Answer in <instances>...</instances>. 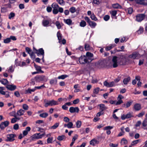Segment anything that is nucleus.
<instances>
[{"mask_svg":"<svg viewBox=\"0 0 147 147\" xmlns=\"http://www.w3.org/2000/svg\"><path fill=\"white\" fill-rule=\"evenodd\" d=\"M123 59L121 57H118L116 56L113 57L112 60L113 67H116L118 66V64L119 63L120 65H123L122 62Z\"/></svg>","mask_w":147,"mask_h":147,"instance_id":"1","label":"nucleus"},{"mask_svg":"<svg viewBox=\"0 0 147 147\" xmlns=\"http://www.w3.org/2000/svg\"><path fill=\"white\" fill-rule=\"evenodd\" d=\"M58 104L57 101L54 100H51L47 101V102L45 105V106L46 107H47L49 106H52L54 105H57Z\"/></svg>","mask_w":147,"mask_h":147,"instance_id":"2","label":"nucleus"},{"mask_svg":"<svg viewBox=\"0 0 147 147\" xmlns=\"http://www.w3.org/2000/svg\"><path fill=\"white\" fill-rule=\"evenodd\" d=\"M133 113L132 112H129L126 115L123 114L121 115V118L123 120H124L126 119H129L133 117Z\"/></svg>","mask_w":147,"mask_h":147,"instance_id":"3","label":"nucleus"},{"mask_svg":"<svg viewBox=\"0 0 147 147\" xmlns=\"http://www.w3.org/2000/svg\"><path fill=\"white\" fill-rule=\"evenodd\" d=\"M146 15L144 14H139L136 16V20L138 22H141L144 19Z\"/></svg>","mask_w":147,"mask_h":147,"instance_id":"4","label":"nucleus"},{"mask_svg":"<svg viewBox=\"0 0 147 147\" xmlns=\"http://www.w3.org/2000/svg\"><path fill=\"white\" fill-rule=\"evenodd\" d=\"M15 136V135L13 134H9L7 135V139L6 141L10 142L14 141L15 140L14 138Z\"/></svg>","mask_w":147,"mask_h":147,"instance_id":"5","label":"nucleus"},{"mask_svg":"<svg viewBox=\"0 0 147 147\" xmlns=\"http://www.w3.org/2000/svg\"><path fill=\"white\" fill-rule=\"evenodd\" d=\"M86 59L85 56H81L79 59V62L80 63L82 64L87 63Z\"/></svg>","mask_w":147,"mask_h":147,"instance_id":"6","label":"nucleus"},{"mask_svg":"<svg viewBox=\"0 0 147 147\" xmlns=\"http://www.w3.org/2000/svg\"><path fill=\"white\" fill-rule=\"evenodd\" d=\"M9 123V122L7 121L2 122L0 125L1 129H4L6 127L8 126Z\"/></svg>","mask_w":147,"mask_h":147,"instance_id":"7","label":"nucleus"},{"mask_svg":"<svg viewBox=\"0 0 147 147\" xmlns=\"http://www.w3.org/2000/svg\"><path fill=\"white\" fill-rule=\"evenodd\" d=\"M79 109L77 107H70L69 109V111L71 113H73L75 112L78 113L79 111Z\"/></svg>","mask_w":147,"mask_h":147,"instance_id":"8","label":"nucleus"},{"mask_svg":"<svg viewBox=\"0 0 147 147\" xmlns=\"http://www.w3.org/2000/svg\"><path fill=\"white\" fill-rule=\"evenodd\" d=\"M104 85L107 87H111L115 86V83L113 82L108 83L106 81L104 82Z\"/></svg>","mask_w":147,"mask_h":147,"instance_id":"9","label":"nucleus"},{"mask_svg":"<svg viewBox=\"0 0 147 147\" xmlns=\"http://www.w3.org/2000/svg\"><path fill=\"white\" fill-rule=\"evenodd\" d=\"M32 140H34V139H39L42 138L40 133L32 135Z\"/></svg>","mask_w":147,"mask_h":147,"instance_id":"10","label":"nucleus"},{"mask_svg":"<svg viewBox=\"0 0 147 147\" xmlns=\"http://www.w3.org/2000/svg\"><path fill=\"white\" fill-rule=\"evenodd\" d=\"M134 108L136 111H139L141 109V105L139 103L135 104L134 106Z\"/></svg>","mask_w":147,"mask_h":147,"instance_id":"11","label":"nucleus"},{"mask_svg":"<svg viewBox=\"0 0 147 147\" xmlns=\"http://www.w3.org/2000/svg\"><path fill=\"white\" fill-rule=\"evenodd\" d=\"M136 2L140 4L147 5V0H136Z\"/></svg>","mask_w":147,"mask_h":147,"instance_id":"12","label":"nucleus"},{"mask_svg":"<svg viewBox=\"0 0 147 147\" xmlns=\"http://www.w3.org/2000/svg\"><path fill=\"white\" fill-rule=\"evenodd\" d=\"M6 87L7 89L10 90H13L16 88V87L15 85H7Z\"/></svg>","mask_w":147,"mask_h":147,"instance_id":"13","label":"nucleus"},{"mask_svg":"<svg viewBox=\"0 0 147 147\" xmlns=\"http://www.w3.org/2000/svg\"><path fill=\"white\" fill-rule=\"evenodd\" d=\"M98 106L100 107V109L101 111L102 112L107 109V107H106L104 104H99Z\"/></svg>","mask_w":147,"mask_h":147,"instance_id":"14","label":"nucleus"},{"mask_svg":"<svg viewBox=\"0 0 147 147\" xmlns=\"http://www.w3.org/2000/svg\"><path fill=\"white\" fill-rule=\"evenodd\" d=\"M31 129L30 127H26L25 130L23 131V134L24 136H26L28 134V132Z\"/></svg>","mask_w":147,"mask_h":147,"instance_id":"15","label":"nucleus"},{"mask_svg":"<svg viewBox=\"0 0 147 147\" xmlns=\"http://www.w3.org/2000/svg\"><path fill=\"white\" fill-rule=\"evenodd\" d=\"M49 23V20H43L42 22L43 26L45 27L48 26Z\"/></svg>","mask_w":147,"mask_h":147,"instance_id":"16","label":"nucleus"},{"mask_svg":"<svg viewBox=\"0 0 147 147\" xmlns=\"http://www.w3.org/2000/svg\"><path fill=\"white\" fill-rule=\"evenodd\" d=\"M99 142L95 139H93L90 142V144L91 145L94 146L96 144H98Z\"/></svg>","mask_w":147,"mask_h":147,"instance_id":"17","label":"nucleus"},{"mask_svg":"<svg viewBox=\"0 0 147 147\" xmlns=\"http://www.w3.org/2000/svg\"><path fill=\"white\" fill-rule=\"evenodd\" d=\"M34 66L36 69L38 71V72H40L42 73H44V71L41 70V68L40 66L37 65L35 64H34Z\"/></svg>","mask_w":147,"mask_h":147,"instance_id":"18","label":"nucleus"},{"mask_svg":"<svg viewBox=\"0 0 147 147\" xmlns=\"http://www.w3.org/2000/svg\"><path fill=\"white\" fill-rule=\"evenodd\" d=\"M63 21L64 22L69 25H71V24L72 21L70 19H64Z\"/></svg>","mask_w":147,"mask_h":147,"instance_id":"19","label":"nucleus"},{"mask_svg":"<svg viewBox=\"0 0 147 147\" xmlns=\"http://www.w3.org/2000/svg\"><path fill=\"white\" fill-rule=\"evenodd\" d=\"M130 80V77L129 76L127 78H125L123 79V82L124 84H127Z\"/></svg>","mask_w":147,"mask_h":147,"instance_id":"20","label":"nucleus"},{"mask_svg":"<svg viewBox=\"0 0 147 147\" xmlns=\"http://www.w3.org/2000/svg\"><path fill=\"white\" fill-rule=\"evenodd\" d=\"M88 24L92 28H94L96 25V24L95 22L91 21Z\"/></svg>","mask_w":147,"mask_h":147,"instance_id":"21","label":"nucleus"},{"mask_svg":"<svg viewBox=\"0 0 147 147\" xmlns=\"http://www.w3.org/2000/svg\"><path fill=\"white\" fill-rule=\"evenodd\" d=\"M127 143V140L125 138H123L121 140V145H123L126 144Z\"/></svg>","mask_w":147,"mask_h":147,"instance_id":"22","label":"nucleus"},{"mask_svg":"<svg viewBox=\"0 0 147 147\" xmlns=\"http://www.w3.org/2000/svg\"><path fill=\"white\" fill-rule=\"evenodd\" d=\"M25 111L22 109H20L17 112V114L20 116L22 115L24 113Z\"/></svg>","mask_w":147,"mask_h":147,"instance_id":"23","label":"nucleus"},{"mask_svg":"<svg viewBox=\"0 0 147 147\" xmlns=\"http://www.w3.org/2000/svg\"><path fill=\"white\" fill-rule=\"evenodd\" d=\"M0 82L2 84L5 85L7 84L8 81L7 79H3L0 80Z\"/></svg>","mask_w":147,"mask_h":147,"instance_id":"24","label":"nucleus"},{"mask_svg":"<svg viewBox=\"0 0 147 147\" xmlns=\"http://www.w3.org/2000/svg\"><path fill=\"white\" fill-rule=\"evenodd\" d=\"M53 9H58L59 7L58 5L56 3H53L51 5Z\"/></svg>","mask_w":147,"mask_h":147,"instance_id":"25","label":"nucleus"},{"mask_svg":"<svg viewBox=\"0 0 147 147\" xmlns=\"http://www.w3.org/2000/svg\"><path fill=\"white\" fill-rule=\"evenodd\" d=\"M59 125V123H56L53 126L51 127H50V129H55L58 127Z\"/></svg>","mask_w":147,"mask_h":147,"instance_id":"26","label":"nucleus"},{"mask_svg":"<svg viewBox=\"0 0 147 147\" xmlns=\"http://www.w3.org/2000/svg\"><path fill=\"white\" fill-rule=\"evenodd\" d=\"M115 44L111 45L110 46H109L107 47L105 49L107 51L110 50L113 48L115 47Z\"/></svg>","mask_w":147,"mask_h":147,"instance_id":"27","label":"nucleus"},{"mask_svg":"<svg viewBox=\"0 0 147 147\" xmlns=\"http://www.w3.org/2000/svg\"><path fill=\"white\" fill-rule=\"evenodd\" d=\"M48 114L47 113H44L39 115L40 117L42 118H46L48 116Z\"/></svg>","mask_w":147,"mask_h":147,"instance_id":"28","label":"nucleus"},{"mask_svg":"<svg viewBox=\"0 0 147 147\" xmlns=\"http://www.w3.org/2000/svg\"><path fill=\"white\" fill-rule=\"evenodd\" d=\"M57 36L58 39L59 40V42H60L61 40L62 37L61 35L59 32H58L57 33Z\"/></svg>","mask_w":147,"mask_h":147,"instance_id":"29","label":"nucleus"},{"mask_svg":"<svg viewBox=\"0 0 147 147\" xmlns=\"http://www.w3.org/2000/svg\"><path fill=\"white\" fill-rule=\"evenodd\" d=\"M90 17L92 20L95 21H96L98 20V19L93 13L91 15Z\"/></svg>","mask_w":147,"mask_h":147,"instance_id":"30","label":"nucleus"},{"mask_svg":"<svg viewBox=\"0 0 147 147\" xmlns=\"http://www.w3.org/2000/svg\"><path fill=\"white\" fill-rule=\"evenodd\" d=\"M112 6L113 8L115 9H118L121 8V6L118 3L113 4Z\"/></svg>","mask_w":147,"mask_h":147,"instance_id":"31","label":"nucleus"},{"mask_svg":"<svg viewBox=\"0 0 147 147\" xmlns=\"http://www.w3.org/2000/svg\"><path fill=\"white\" fill-rule=\"evenodd\" d=\"M38 53L40 54L39 55H44V52L42 48L39 49L38 50Z\"/></svg>","mask_w":147,"mask_h":147,"instance_id":"32","label":"nucleus"},{"mask_svg":"<svg viewBox=\"0 0 147 147\" xmlns=\"http://www.w3.org/2000/svg\"><path fill=\"white\" fill-rule=\"evenodd\" d=\"M85 57H86V61L87 63L91 62L93 59L92 58L90 57L86 56Z\"/></svg>","mask_w":147,"mask_h":147,"instance_id":"33","label":"nucleus"},{"mask_svg":"<svg viewBox=\"0 0 147 147\" xmlns=\"http://www.w3.org/2000/svg\"><path fill=\"white\" fill-rule=\"evenodd\" d=\"M67 77H68V76L66 75H63L59 76L58 77V78L59 79H61L63 80Z\"/></svg>","mask_w":147,"mask_h":147,"instance_id":"34","label":"nucleus"},{"mask_svg":"<svg viewBox=\"0 0 147 147\" xmlns=\"http://www.w3.org/2000/svg\"><path fill=\"white\" fill-rule=\"evenodd\" d=\"M80 26L82 27H84L86 25V22L84 20H82L80 23Z\"/></svg>","mask_w":147,"mask_h":147,"instance_id":"35","label":"nucleus"},{"mask_svg":"<svg viewBox=\"0 0 147 147\" xmlns=\"http://www.w3.org/2000/svg\"><path fill=\"white\" fill-rule=\"evenodd\" d=\"M15 16V14L14 13L11 12L8 16V18L9 19L13 18Z\"/></svg>","mask_w":147,"mask_h":147,"instance_id":"36","label":"nucleus"},{"mask_svg":"<svg viewBox=\"0 0 147 147\" xmlns=\"http://www.w3.org/2000/svg\"><path fill=\"white\" fill-rule=\"evenodd\" d=\"M65 138V136L64 135L59 136L57 138V139L59 141H61Z\"/></svg>","mask_w":147,"mask_h":147,"instance_id":"37","label":"nucleus"},{"mask_svg":"<svg viewBox=\"0 0 147 147\" xmlns=\"http://www.w3.org/2000/svg\"><path fill=\"white\" fill-rule=\"evenodd\" d=\"M137 56V54L136 53H133L132 55H130L129 56V57L133 59H135L136 58Z\"/></svg>","mask_w":147,"mask_h":147,"instance_id":"38","label":"nucleus"},{"mask_svg":"<svg viewBox=\"0 0 147 147\" xmlns=\"http://www.w3.org/2000/svg\"><path fill=\"white\" fill-rule=\"evenodd\" d=\"M26 52H27L29 55L33 52L31 49L28 47H26Z\"/></svg>","mask_w":147,"mask_h":147,"instance_id":"39","label":"nucleus"},{"mask_svg":"<svg viewBox=\"0 0 147 147\" xmlns=\"http://www.w3.org/2000/svg\"><path fill=\"white\" fill-rule=\"evenodd\" d=\"M4 90V88L3 87H0V93L3 95L5 94V92L3 91Z\"/></svg>","mask_w":147,"mask_h":147,"instance_id":"40","label":"nucleus"},{"mask_svg":"<svg viewBox=\"0 0 147 147\" xmlns=\"http://www.w3.org/2000/svg\"><path fill=\"white\" fill-rule=\"evenodd\" d=\"M69 11L72 13H74L76 11V8L74 7H72L69 9Z\"/></svg>","mask_w":147,"mask_h":147,"instance_id":"41","label":"nucleus"},{"mask_svg":"<svg viewBox=\"0 0 147 147\" xmlns=\"http://www.w3.org/2000/svg\"><path fill=\"white\" fill-rule=\"evenodd\" d=\"M86 51H88L90 49V45L88 44H85L84 47Z\"/></svg>","mask_w":147,"mask_h":147,"instance_id":"42","label":"nucleus"},{"mask_svg":"<svg viewBox=\"0 0 147 147\" xmlns=\"http://www.w3.org/2000/svg\"><path fill=\"white\" fill-rule=\"evenodd\" d=\"M142 124L144 127H145L147 125V118H146L143 121Z\"/></svg>","mask_w":147,"mask_h":147,"instance_id":"43","label":"nucleus"},{"mask_svg":"<svg viewBox=\"0 0 147 147\" xmlns=\"http://www.w3.org/2000/svg\"><path fill=\"white\" fill-rule=\"evenodd\" d=\"M57 80H51L50 82V84L52 85L53 84H56L57 83Z\"/></svg>","mask_w":147,"mask_h":147,"instance_id":"44","label":"nucleus"},{"mask_svg":"<svg viewBox=\"0 0 147 147\" xmlns=\"http://www.w3.org/2000/svg\"><path fill=\"white\" fill-rule=\"evenodd\" d=\"M67 124V127L69 128H73V124L71 122H68Z\"/></svg>","mask_w":147,"mask_h":147,"instance_id":"45","label":"nucleus"},{"mask_svg":"<svg viewBox=\"0 0 147 147\" xmlns=\"http://www.w3.org/2000/svg\"><path fill=\"white\" fill-rule=\"evenodd\" d=\"M57 2L60 4L63 5L64 4L65 2L63 0H56Z\"/></svg>","mask_w":147,"mask_h":147,"instance_id":"46","label":"nucleus"},{"mask_svg":"<svg viewBox=\"0 0 147 147\" xmlns=\"http://www.w3.org/2000/svg\"><path fill=\"white\" fill-rule=\"evenodd\" d=\"M117 100H118V101L117 102L116 101V102L115 103V105H119L120 104H121V103L123 102V101L121 100H120V99H117Z\"/></svg>","mask_w":147,"mask_h":147,"instance_id":"47","label":"nucleus"},{"mask_svg":"<svg viewBox=\"0 0 147 147\" xmlns=\"http://www.w3.org/2000/svg\"><path fill=\"white\" fill-rule=\"evenodd\" d=\"M117 100H118V101L117 102L116 101V102L115 103V105H119L120 104H121V103L123 102V101L121 100H120V99H117Z\"/></svg>","mask_w":147,"mask_h":147,"instance_id":"48","label":"nucleus"},{"mask_svg":"<svg viewBox=\"0 0 147 147\" xmlns=\"http://www.w3.org/2000/svg\"><path fill=\"white\" fill-rule=\"evenodd\" d=\"M143 32V28L140 27L139 30L137 32L138 34H140L142 33Z\"/></svg>","mask_w":147,"mask_h":147,"instance_id":"49","label":"nucleus"},{"mask_svg":"<svg viewBox=\"0 0 147 147\" xmlns=\"http://www.w3.org/2000/svg\"><path fill=\"white\" fill-rule=\"evenodd\" d=\"M10 39L9 38H7L4 40V42L5 43H7L10 42Z\"/></svg>","mask_w":147,"mask_h":147,"instance_id":"50","label":"nucleus"},{"mask_svg":"<svg viewBox=\"0 0 147 147\" xmlns=\"http://www.w3.org/2000/svg\"><path fill=\"white\" fill-rule=\"evenodd\" d=\"M93 55L92 53L89 52H87L86 54V56L90 57L92 58Z\"/></svg>","mask_w":147,"mask_h":147,"instance_id":"51","label":"nucleus"},{"mask_svg":"<svg viewBox=\"0 0 147 147\" xmlns=\"http://www.w3.org/2000/svg\"><path fill=\"white\" fill-rule=\"evenodd\" d=\"M55 24L57 26V28H58V29H60V28H61V26L60 23L59 22H56Z\"/></svg>","mask_w":147,"mask_h":147,"instance_id":"52","label":"nucleus"},{"mask_svg":"<svg viewBox=\"0 0 147 147\" xmlns=\"http://www.w3.org/2000/svg\"><path fill=\"white\" fill-rule=\"evenodd\" d=\"M99 88L98 87L95 88L94 90L93 93L95 94H97L99 90Z\"/></svg>","mask_w":147,"mask_h":147,"instance_id":"53","label":"nucleus"},{"mask_svg":"<svg viewBox=\"0 0 147 147\" xmlns=\"http://www.w3.org/2000/svg\"><path fill=\"white\" fill-rule=\"evenodd\" d=\"M127 11L128 13L131 14L133 12V9L132 8L130 7L127 9Z\"/></svg>","mask_w":147,"mask_h":147,"instance_id":"54","label":"nucleus"},{"mask_svg":"<svg viewBox=\"0 0 147 147\" xmlns=\"http://www.w3.org/2000/svg\"><path fill=\"white\" fill-rule=\"evenodd\" d=\"M76 127L78 128L80 127L81 125V122L80 121H78L76 123Z\"/></svg>","mask_w":147,"mask_h":147,"instance_id":"55","label":"nucleus"},{"mask_svg":"<svg viewBox=\"0 0 147 147\" xmlns=\"http://www.w3.org/2000/svg\"><path fill=\"white\" fill-rule=\"evenodd\" d=\"M36 90V89L34 88V89H28L27 90V92L29 93H31V92H33Z\"/></svg>","mask_w":147,"mask_h":147,"instance_id":"56","label":"nucleus"},{"mask_svg":"<svg viewBox=\"0 0 147 147\" xmlns=\"http://www.w3.org/2000/svg\"><path fill=\"white\" fill-rule=\"evenodd\" d=\"M22 107L25 110H27L28 109V107L26 104H23Z\"/></svg>","mask_w":147,"mask_h":147,"instance_id":"57","label":"nucleus"},{"mask_svg":"<svg viewBox=\"0 0 147 147\" xmlns=\"http://www.w3.org/2000/svg\"><path fill=\"white\" fill-rule=\"evenodd\" d=\"M145 114L144 111H142L140 113H139L137 115V116L138 117H142Z\"/></svg>","mask_w":147,"mask_h":147,"instance_id":"58","label":"nucleus"},{"mask_svg":"<svg viewBox=\"0 0 147 147\" xmlns=\"http://www.w3.org/2000/svg\"><path fill=\"white\" fill-rule=\"evenodd\" d=\"M109 18L110 17L109 16L107 15L105 16L103 18L104 20L106 21H108L109 19Z\"/></svg>","mask_w":147,"mask_h":147,"instance_id":"59","label":"nucleus"},{"mask_svg":"<svg viewBox=\"0 0 147 147\" xmlns=\"http://www.w3.org/2000/svg\"><path fill=\"white\" fill-rule=\"evenodd\" d=\"M53 138L52 137H49L47 140V142L48 143H51L53 140Z\"/></svg>","mask_w":147,"mask_h":147,"instance_id":"60","label":"nucleus"},{"mask_svg":"<svg viewBox=\"0 0 147 147\" xmlns=\"http://www.w3.org/2000/svg\"><path fill=\"white\" fill-rule=\"evenodd\" d=\"M19 125L18 124H15L13 126V129L15 130H17L19 128Z\"/></svg>","mask_w":147,"mask_h":147,"instance_id":"61","label":"nucleus"},{"mask_svg":"<svg viewBox=\"0 0 147 147\" xmlns=\"http://www.w3.org/2000/svg\"><path fill=\"white\" fill-rule=\"evenodd\" d=\"M139 140H135L133 141L132 142V143L131 144L132 145H134V144H137L139 141Z\"/></svg>","mask_w":147,"mask_h":147,"instance_id":"62","label":"nucleus"},{"mask_svg":"<svg viewBox=\"0 0 147 147\" xmlns=\"http://www.w3.org/2000/svg\"><path fill=\"white\" fill-rule=\"evenodd\" d=\"M63 121L66 122H68L69 121V119L67 117H65L63 119Z\"/></svg>","mask_w":147,"mask_h":147,"instance_id":"63","label":"nucleus"},{"mask_svg":"<svg viewBox=\"0 0 147 147\" xmlns=\"http://www.w3.org/2000/svg\"><path fill=\"white\" fill-rule=\"evenodd\" d=\"M109 146H111L112 147H117L118 146V144H114L113 143H110L109 144Z\"/></svg>","mask_w":147,"mask_h":147,"instance_id":"64","label":"nucleus"}]
</instances>
